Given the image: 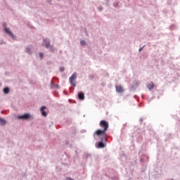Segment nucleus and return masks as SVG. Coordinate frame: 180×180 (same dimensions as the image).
I'll return each mask as SVG.
<instances>
[{
    "label": "nucleus",
    "mask_w": 180,
    "mask_h": 180,
    "mask_svg": "<svg viewBox=\"0 0 180 180\" xmlns=\"http://www.w3.org/2000/svg\"><path fill=\"white\" fill-rule=\"evenodd\" d=\"M100 127L103 129H97L94 133V139H96V137H103L105 139L108 136L106 131H108V129H109V123L105 120H101L100 122Z\"/></svg>",
    "instance_id": "obj_1"
},
{
    "label": "nucleus",
    "mask_w": 180,
    "mask_h": 180,
    "mask_svg": "<svg viewBox=\"0 0 180 180\" xmlns=\"http://www.w3.org/2000/svg\"><path fill=\"white\" fill-rule=\"evenodd\" d=\"M75 79H77V73H73L69 79L71 85H73V86H76L75 82H74Z\"/></svg>",
    "instance_id": "obj_2"
},
{
    "label": "nucleus",
    "mask_w": 180,
    "mask_h": 180,
    "mask_svg": "<svg viewBox=\"0 0 180 180\" xmlns=\"http://www.w3.org/2000/svg\"><path fill=\"white\" fill-rule=\"evenodd\" d=\"M30 118V115L29 113L24 114L22 115L18 116V119L21 120H27V119Z\"/></svg>",
    "instance_id": "obj_3"
},
{
    "label": "nucleus",
    "mask_w": 180,
    "mask_h": 180,
    "mask_svg": "<svg viewBox=\"0 0 180 180\" xmlns=\"http://www.w3.org/2000/svg\"><path fill=\"white\" fill-rule=\"evenodd\" d=\"M4 30L6 32V33H7V34H9V36H11V37H12L13 39H15L16 37H15L13 35V33H12V32H11V30L8 27H5Z\"/></svg>",
    "instance_id": "obj_4"
},
{
    "label": "nucleus",
    "mask_w": 180,
    "mask_h": 180,
    "mask_svg": "<svg viewBox=\"0 0 180 180\" xmlns=\"http://www.w3.org/2000/svg\"><path fill=\"white\" fill-rule=\"evenodd\" d=\"M116 91L119 94H122L123 91H124V89H123V86L118 85V86H116Z\"/></svg>",
    "instance_id": "obj_5"
},
{
    "label": "nucleus",
    "mask_w": 180,
    "mask_h": 180,
    "mask_svg": "<svg viewBox=\"0 0 180 180\" xmlns=\"http://www.w3.org/2000/svg\"><path fill=\"white\" fill-rule=\"evenodd\" d=\"M44 109H46V106H42V107L41 108V112L42 116L46 117V116H47V112H46L44 111Z\"/></svg>",
    "instance_id": "obj_6"
},
{
    "label": "nucleus",
    "mask_w": 180,
    "mask_h": 180,
    "mask_svg": "<svg viewBox=\"0 0 180 180\" xmlns=\"http://www.w3.org/2000/svg\"><path fill=\"white\" fill-rule=\"evenodd\" d=\"M78 98L79 99H80V101H84V99H85V95L84 94V93H79Z\"/></svg>",
    "instance_id": "obj_7"
},
{
    "label": "nucleus",
    "mask_w": 180,
    "mask_h": 180,
    "mask_svg": "<svg viewBox=\"0 0 180 180\" xmlns=\"http://www.w3.org/2000/svg\"><path fill=\"white\" fill-rule=\"evenodd\" d=\"M44 41L45 43V44H44V46H45V47L46 49H49V47H50V41H47V39H44Z\"/></svg>",
    "instance_id": "obj_8"
},
{
    "label": "nucleus",
    "mask_w": 180,
    "mask_h": 180,
    "mask_svg": "<svg viewBox=\"0 0 180 180\" xmlns=\"http://www.w3.org/2000/svg\"><path fill=\"white\" fill-rule=\"evenodd\" d=\"M148 89L151 91V89H154V83L150 82L149 84H148Z\"/></svg>",
    "instance_id": "obj_9"
},
{
    "label": "nucleus",
    "mask_w": 180,
    "mask_h": 180,
    "mask_svg": "<svg viewBox=\"0 0 180 180\" xmlns=\"http://www.w3.org/2000/svg\"><path fill=\"white\" fill-rule=\"evenodd\" d=\"M98 147V148H105V143L103 142H99Z\"/></svg>",
    "instance_id": "obj_10"
},
{
    "label": "nucleus",
    "mask_w": 180,
    "mask_h": 180,
    "mask_svg": "<svg viewBox=\"0 0 180 180\" xmlns=\"http://www.w3.org/2000/svg\"><path fill=\"white\" fill-rule=\"evenodd\" d=\"M0 124L1 126H4V124H6V121L0 117Z\"/></svg>",
    "instance_id": "obj_11"
},
{
    "label": "nucleus",
    "mask_w": 180,
    "mask_h": 180,
    "mask_svg": "<svg viewBox=\"0 0 180 180\" xmlns=\"http://www.w3.org/2000/svg\"><path fill=\"white\" fill-rule=\"evenodd\" d=\"M4 94H9V88L8 87L4 88Z\"/></svg>",
    "instance_id": "obj_12"
},
{
    "label": "nucleus",
    "mask_w": 180,
    "mask_h": 180,
    "mask_svg": "<svg viewBox=\"0 0 180 180\" xmlns=\"http://www.w3.org/2000/svg\"><path fill=\"white\" fill-rule=\"evenodd\" d=\"M85 41L84 40H82L81 41H80V44L82 45V46H85Z\"/></svg>",
    "instance_id": "obj_13"
},
{
    "label": "nucleus",
    "mask_w": 180,
    "mask_h": 180,
    "mask_svg": "<svg viewBox=\"0 0 180 180\" xmlns=\"http://www.w3.org/2000/svg\"><path fill=\"white\" fill-rule=\"evenodd\" d=\"M26 51H27V53H28L29 54H30V48H27L26 49Z\"/></svg>",
    "instance_id": "obj_14"
},
{
    "label": "nucleus",
    "mask_w": 180,
    "mask_h": 180,
    "mask_svg": "<svg viewBox=\"0 0 180 180\" xmlns=\"http://www.w3.org/2000/svg\"><path fill=\"white\" fill-rule=\"evenodd\" d=\"M64 70H65L64 67L60 68V71L61 72H63L64 71Z\"/></svg>",
    "instance_id": "obj_15"
},
{
    "label": "nucleus",
    "mask_w": 180,
    "mask_h": 180,
    "mask_svg": "<svg viewBox=\"0 0 180 180\" xmlns=\"http://www.w3.org/2000/svg\"><path fill=\"white\" fill-rule=\"evenodd\" d=\"M43 56H44L43 53H39V57H40L41 58H42Z\"/></svg>",
    "instance_id": "obj_16"
},
{
    "label": "nucleus",
    "mask_w": 180,
    "mask_h": 180,
    "mask_svg": "<svg viewBox=\"0 0 180 180\" xmlns=\"http://www.w3.org/2000/svg\"><path fill=\"white\" fill-rule=\"evenodd\" d=\"M143 50V48L139 49V51H141Z\"/></svg>",
    "instance_id": "obj_17"
},
{
    "label": "nucleus",
    "mask_w": 180,
    "mask_h": 180,
    "mask_svg": "<svg viewBox=\"0 0 180 180\" xmlns=\"http://www.w3.org/2000/svg\"><path fill=\"white\" fill-rule=\"evenodd\" d=\"M56 88H58V85H56Z\"/></svg>",
    "instance_id": "obj_18"
}]
</instances>
